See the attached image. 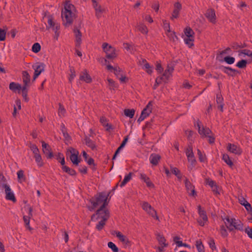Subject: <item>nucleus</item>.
<instances>
[{"label": "nucleus", "mask_w": 252, "mask_h": 252, "mask_svg": "<svg viewBox=\"0 0 252 252\" xmlns=\"http://www.w3.org/2000/svg\"><path fill=\"white\" fill-rule=\"evenodd\" d=\"M107 86L109 90L115 91L118 87V85L112 79L107 78Z\"/></svg>", "instance_id": "31"}, {"label": "nucleus", "mask_w": 252, "mask_h": 252, "mask_svg": "<svg viewBox=\"0 0 252 252\" xmlns=\"http://www.w3.org/2000/svg\"><path fill=\"white\" fill-rule=\"evenodd\" d=\"M184 41L186 44H187L189 47H191L193 46V41L194 37L191 38L190 36H182Z\"/></svg>", "instance_id": "35"}, {"label": "nucleus", "mask_w": 252, "mask_h": 252, "mask_svg": "<svg viewBox=\"0 0 252 252\" xmlns=\"http://www.w3.org/2000/svg\"><path fill=\"white\" fill-rule=\"evenodd\" d=\"M222 69L225 73L231 76L235 75L239 73L238 71L228 67H223Z\"/></svg>", "instance_id": "38"}, {"label": "nucleus", "mask_w": 252, "mask_h": 252, "mask_svg": "<svg viewBox=\"0 0 252 252\" xmlns=\"http://www.w3.org/2000/svg\"><path fill=\"white\" fill-rule=\"evenodd\" d=\"M142 209L150 216L154 219L159 220L158 217L157 215V211L154 208L147 202L143 201L141 203Z\"/></svg>", "instance_id": "10"}, {"label": "nucleus", "mask_w": 252, "mask_h": 252, "mask_svg": "<svg viewBox=\"0 0 252 252\" xmlns=\"http://www.w3.org/2000/svg\"><path fill=\"white\" fill-rule=\"evenodd\" d=\"M109 194H105L103 193H99L95 198L91 200V203L93 205V209L98 207L100 208H105L108 203V196Z\"/></svg>", "instance_id": "3"}, {"label": "nucleus", "mask_w": 252, "mask_h": 252, "mask_svg": "<svg viewBox=\"0 0 252 252\" xmlns=\"http://www.w3.org/2000/svg\"><path fill=\"white\" fill-rule=\"evenodd\" d=\"M208 244L209 245L210 248L211 249L212 251H214L217 249L215 241L214 239H210L208 242Z\"/></svg>", "instance_id": "62"}, {"label": "nucleus", "mask_w": 252, "mask_h": 252, "mask_svg": "<svg viewBox=\"0 0 252 252\" xmlns=\"http://www.w3.org/2000/svg\"><path fill=\"white\" fill-rule=\"evenodd\" d=\"M124 48L129 53H133L135 51V47L133 45L127 43H125L123 44Z\"/></svg>", "instance_id": "42"}, {"label": "nucleus", "mask_w": 252, "mask_h": 252, "mask_svg": "<svg viewBox=\"0 0 252 252\" xmlns=\"http://www.w3.org/2000/svg\"><path fill=\"white\" fill-rule=\"evenodd\" d=\"M134 113L135 111L134 109H125L124 110L125 115L130 118H133L134 115Z\"/></svg>", "instance_id": "50"}, {"label": "nucleus", "mask_w": 252, "mask_h": 252, "mask_svg": "<svg viewBox=\"0 0 252 252\" xmlns=\"http://www.w3.org/2000/svg\"><path fill=\"white\" fill-rule=\"evenodd\" d=\"M232 52L231 49L228 47L220 52V54L217 56V58H220L225 56H229L230 55H232Z\"/></svg>", "instance_id": "39"}, {"label": "nucleus", "mask_w": 252, "mask_h": 252, "mask_svg": "<svg viewBox=\"0 0 252 252\" xmlns=\"http://www.w3.org/2000/svg\"><path fill=\"white\" fill-rule=\"evenodd\" d=\"M182 6L179 2H176L173 5V11L171 13L170 19L174 20L175 19H177L179 17L180 12L182 10Z\"/></svg>", "instance_id": "12"}, {"label": "nucleus", "mask_w": 252, "mask_h": 252, "mask_svg": "<svg viewBox=\"0 0 252 252\" xmlns=\"http://www.w3.org/2000/svg\"><path fill=\"white\" fill-rule=\"evenodd\" d=\"M161 158L160 156L157 154H152L150 155L149 160L150 163L154 166L158 164L159 161Z\"/></svg>", "instance_id": "29"}, {"label": "nucleus", "mask_w": 252, "mask_h": 252, "mask_svg": "<svg viewBox=\"0 0 252 252\" xmlns=\"http://www.w3.org/2000/svg\"><path fill=\"white\" fill-rule=\"evenodd\" d=\"M62 169L64 172L67 173L70 175L74 176L76 175V173L74 170L68 167L65 165L62 166Z\"/></svg>", "instance_id": "43"}, {"label": "nucleus", "mask_w": 252, "mask_h": 252, "mask_svg": "<svg viewBox=\"0 0 252 252\" xmlns=\"http://www.w3.org/2000/svg\"><path fill=\"white\" fill-rule=\"evenodd\" d=\"M22 80L24 83V86L22 87V96L24 100L27 102L29 101L28 92V88L30 86L31 77L26 71L22 72Z\"/></svg>", "instance_id": "4"}, {"label": "nucleus", "mask_w": 252, "mask_h": 252, "mask_svg": "<svg viewBox=\"0 0 252 252\" xmlns=\"http://www.w3.org/2000/svg\"><path fill=\"white\" fill-rule=\"evenodd\" d=\"M174 67L172 64H157L156 70L159 73L163 72L161 76L158 77L156 80L154 89H156L160 84L166 83L171 76Z\"/></svg>", "instance_id": "1"}, {"label": "nucleus", "mask_w": 252, "mask_h": 252, "mask_svg": "<svg viewBox=\"0 0 252 252\" xmlns=\"http://www.w3.org/2000/svg\"><path fill=\"white\" fill-rule=\"evenodd\" d=\"M107 220H101H101L98 222V223L96 225V228L98 230H101L104 225H105V221H106Z\"/></svg>", "instance_id": "63"}, {"label": "nucleus", "mask_w": 252, "mask_h": 252, "mask_svg": "<svg viewBox=\"0 0 252 252\" xmlns=\"http://www.w3.org/2000/svg\"><path fill=\"white\" fill-rule=\"evenodd\" d=\"M222 159L230 167L233 165V163L227 154H223Z\"/></svg>", "instance_id": "44"}, {"label": "nucleus", "mask_w": 252, "mask_h": 252, "mask_svg": "<svg viewBox=\"0 0 252 252\" xmlns=\"http://www.w3.org/2000/svg\"><path fill=\"white\" fill-rule=\"evenodd\" d=\"M43 152L46 155L47 158H51L53 157L50 147L45 142H42Z\"/></svg>", "instance_id": "26"}, {"label": "nucleus", "mask_w": 252, "mask_h": 252, "mask_svg": "<svg viewBox=\"0 0 252 252\" xmlns=\"http://www.w3.org/2000/svg\"><path fill=\"white\" fill-rule=\"evenodd\" d=\"M85 144L88 147H90L92 150H94L95 148V144L89 138H86L85 139Z\"/></svg>", "instance_id": "51"}, {"label": "nucleus", "mask_w": 252, "mask_h": 252, "mask_svg": "<svg viewBox=\"0 0 252 252\" xmlns=\"http://www.w3.org/2000/svg\"><path fill=\"white\" fill-rule=\"evenodd\" d=\"M29 147H30L31 150L32 151L34 155L39 153V150L35 145L32 144H30Z\"/></svg>", "instance_id": "57"}, {"label": "nucleus", "mask_w": 252, "mask_h": 252, "mask_svg": "<svg viewBox=\"0 0 252 252\" xmlns=\"http://www.w3.org/2000/svg\"><path fill=\"white\" fill-rule=\"evenodd\" d=\"M205 16L209 21L212 23L216 22V15L214 9H208L205 13Z\"/></svg>", "instance_id": "23"}, {"label": "nucleus", "mask_w": 252, "mask_h": 252, "mask_svg": "<svg viewBox=\"0 0 252 252\" xmlns=\"http://www.w3.org/2000/svg\"><path fill=\"white\" fill-rule=\"evenodd\" d=\"M47 24L48 25L47 26V28H52L53 31L55 32V36L57 39L59 35V33L57 31L59 29L60 26L57 24H55L53 20L52 17L51 16L48 17Z\"/></svg>", "instance_id": "16"}, {"label": "nucleus", "mask_w": 252, "mask_h": 252, "mask_svg": "<svg viewBox=\"0 0 252 252\" xmlns=\"http://www.w3.org/2000/svg\"><path fill=\"white\" fill-rule=\"evenodd\" d=\"M152 103L151 102H149L146 108L143 109L142 111L140 117L138 119V122L143 121L146 118L149 116L152 110Z\"/></svg>", "instance_id": "14"}, {"label": "nucleus", "mask_w": 252, "mask_h": 252, "mask_svg": "<svg viewBox=\"0 0 252 252\" xmlns=\"http://www.w3.org/2000/svg\"><path fill=\"white\" fill-rule=\"evenodd\" d=\"M66 155L69 157L73 164L77 165L80 162V159L78 157L79 152L76 149L69 147L67 150Z\"/></svg>", "instance_id": "8"}, {"label": "nucleus", "mask_w": 252, "mask_h": 252, "mask_svg": "<svg viewBox=\"0 0 252 252\" xmlns=\"http://www.w3.org/2000/svg\"><path fill=\"white\" fill-rule=\"evenodd\" d=\"M32 217H30L29 216L24 215L23 216V220L24 222L26 228L29 231H32V228L30 226V220Z\"/></svg>", "instance_id": "32"}, {"label": "nucleus", "mask_w": 252, "mask_h": 252, "mask_svg": "<svg viewBox=\"0 0 252 252\" xmlns=\"http://www.w3.org/2000/svg\"><path fill=\"white\" fill-rule=\"evenodd\" d=\"M185 184L189 195L193 197L195 196L196 194L195 191L194 187L187 178L185 180Z\"/></svg>", "instance_id": "20"}, {"label": "nucleus", "mask_w": 252, "mask_h": 252, "mask_svg": "<svg viewBox=\"0 0 252 252\" xmlns=\"http://www.w3.org/2000/svg\"><path fill=\"white\" fill-rule=\"evenodd\" d=\"M3 189L5 193V199L7 200L11 201L13 203H15L16 202V198L10 186L9 185L5 186Z\"/></svg>", "instance_id": "15"}, {"label": "nucleus", "mask_w": 252, "mask_h": 252, "mask_svg": "<svg viewBox=\"0 0 252 252\" xmlns=\"http://www.w3.org/2000/svg\"><path fill=\"white\" fill-rule=\"evenodd\" d=\"M109 217V212L106 208H101L98 209L95 214L92 217V220H96L101 219L107 220Z\"/></svg>", "instance_id": "9"}, {"label": "nucleus", "mask_w": 252, "mask_h": 252, "mask_svg": "<svg viewBox=\"0 0 252 252\" xmlns=\"http://www.w3.org/2000/svg\"><path fill=\"white\" fill-rule=\"evenodd\" d=\"M80 79L87 83H90L92 82V79L86 70H84L81 72Z\"/></svg>", "instance_id": "28"}, {"label": "nucleus", "mask_w": 252, "mask_h": 252, "mask_svg": "<svg viewBox=\"0 0 252 252\" xmlns=\"http://www.w3.org/2000/svg\"><path fill=\"white\" fill-rule=\"evenodd\" d=\"M7 185H8L6 183V180L4 177L0 174V187L3 189L5 186Z\"/></svg>", "instance_id": "58"}, {"label": "nucleus", "mask_w": 252, "mask_h": 252, "mask_svg": "<svg viewBox=\"0 0 252 252\" xmlns=\"http://www.w3.org/2000/svg\"><path fill=\"white\" fill-rule=\"evenodd\" d=\"M136 28L138 31H140L143 34H147L148 32L147 27L142 23H139Z\"/></svg>", "instance_id": "37"}, {"label": "nucleus", "mask_w": 252, "mask_h": 252, "mask_svg": "<svg viewBox=\"0 0 252 252\" xmlns=\"http://www.w3.org/2000/svg\"><path fill=\"white\" fill-rule=\"evenodd\" d=\"M22 87L21 84L15 83L11 82L9 84V89L14 93H20L21 91L22 93Z\"/></svg>", "instance_id": "27"}, {"label": "nucleus", "mask_w": 252, "mask_h": 252, "mask_svg": "<svg viewBox=\"0 0 252 252\" xmlns=\"http://www.w3.org/2000/svg\"><path fill=\"white\" fill-rule=\"evenodd\" d=\"M98 0H92L93 7L95 11V14L97 17L99 18L101 16L102 13L104 11V9L102 8L100 5H99L97 1Z\"/></svg>", "instance_id": "25"}, {"label": "nucleus", "mask_w": 252, "mask_h": 252, "mask_svg": "<svg viewBox=\"0 0 252 252\" xmlns=\"http://www.w3.org/2000/svg\"><path fill=\"white\" fill-rule=\"evenodd\" d=\"M157 239L160 245V246L158 247V252H164V248L168 246V244L166 243V239L160 234H158L157 236Z\"/></svg>", "instance_id": "17"}, {"label": "nucleus", "mask_w": 252, "mask_h": 252, "mask_svg": "<svg viewBox=\"0 0 252 252\" xmlns=\"http://www.w3.org/2000/svg\"><path fill=\"white\" fill-rule=\"evenodd\" d=\"M198 129V132L202 137L209 138V142L210 143L214 142L215 138L212 136L211 130L208 128H205L199 122L196 124Z\"/></svg>", "instance_id": "7"}, {"label": "nucleus", "mask_w": 252, "mask_h": 252, "mask_svg": "<svg viewBox=\"0 0 252 252\" xmlns=\"http://www.w3.org/2000/svg\"><path fill=\"white\" fill-rule=\"evenodd\" d=\"M75 71L73 68H70V73H69V81L70 82H71V81L73 80L74 77H75Z\"/></svg>", "instance_id": "61"}, {"label": "nucleus", "mask_w": 252, "mask_h": 252, "mask_svg": "<svg viewBox=\"0 0 252 252\" xmlns=\"http://www.w3.org/2000/svg\"><path fill=\"white\" fill-rule=\"evenodd\" d=\"M100 122L104 126L106 127L107 130L111 128V126L107 123V119L105 117L103 116L101 117L100 118Z\"/></svg>", "instance_id": "49"}, {"label": "nucleus", "mask_w": 252, "mask_h": 252, "mask_svg": "<svg viewBox=\"0 0 252 252\" xmlns=\"http://www.w3.org/2000/svg\"><path fill=\"white\" fill-rule=\"evenodd\" d=\"M206 183L208 184L212 189L213 188H217V185L215 182L212 180L210 179H206Z\"/></svg>", "instance_id": "64"}, {"label": "nucleus", "mask_w": 252, "mask_h": 252, "mask_svg": "<svg viewBox=\"0 0 252 252\" xmlns=\"http://www.w3.org/2000/svg\"><path fill=\"white\" fill-rule=\"evenodd\" d=\"M115 233L116 237L125 247H127L130 245V241L126 236L123 235L120 231H116Z\"/></svg>", "instance_id": "22"}, {"label": "nucleus", "mask_w": 252, "mask_h": 252, "mask_svg": "<svg viewBox=\"0 0 252 252\" xmlns=\"http://www.w3.org/2000/svg\"><path fill=\"white\" fill-rule=\"evenodd\" d=\"M185 153L188 161L190 163L192 166H194L196 161L194 157V153L193 152L192 148L191 146H189L185 149Z\"/></svg>", "instance_id": "13"}, {"label": "nucleus", "mask_w": 252, "mask_h": 252, "mask_svg": "<svg viewBox=\"0 0 252 252\" xmlns=\"http://www.w3.org/2000/svg\"><path fill=\"white\" fill-rule=\"evenodd\" d=\"M102 48L105 52L107 59H114L117 57L118 50L108 43H103L102 45Z\"/></svg>", "instance_id": "5"}, {"label": "nucleus", "mask_w": 252, "mask_h": 252, "mask_svg": "<svg viewBox=\"0 0 252 252\" xmlns=\"http://www.w3.org/2000/svg\"><path fill=\"white\" fill-rule=\"evenodd\" d=\"M171 172L175 175L177 178L181 180L182 178V174L180 173V170L176 167H171Z\"/></svg>", "instance_id": "46"}, {"label": "nucleus", "mask_w": 252, "mask_h": 252, "mask_svg": "<svg viewBox=\"0 0 252 252\" xmlns=\"http://www.w3.org/2000/svg\"><path fill=\"white\" fill-rule=\"evenodd\" d=\"M143 64V66H142L143 69H145L148 73L150 74L152 72L153 69V67L152 66V65H151V64Z\"/></svg>", "instance_id": "52"}, {"label": "nucleus", "mask_w": 252, "mask_h": 252, "mask_svg": "<svg viewBox=\"0 0 252 252\" xmlns=\"http://www.w3.org/2000/svg\"><path fill=\"white\" fill-rule=\"evenodd\" d=\"M198 212L199 217L197 220V221L200 225L204 226L208 222V217L206 215V212L202 209L200 206H198Z\"/></svg>", "instance_id": "11"}, {"label": "nucleus", "mask_w": 252, "mask_h": 252, "mask_svg": "<svg viewBox=\"0 0 252 252\" xmlns=\"http://www.w3.org/2000/svg\"><path fill=\"white\" fill-rule=\"evenodd\" d=\"M219 61L225 62L226 63H234L235 60L234 57L225 56L221 58H217Z\"/></svg>", "instance_id": "34"}, {"label": "nucleus", "mask_w": 252, "mask_h": 252, "mask_svg": "<svg viewBox=\"0 0 252 252\" xmlns=\"http://www.w3.org/2000/svg\"><path fill=\"white\" fill-rule=\"evenodd\" d=\"M195 246L198 252H205L204 247L200 240L196 241Z\"/></svg>", "instance_id": "41"}, {"label": "nucleus", "mask_w": 252, "mask_h": 252, "mask_svg": "<svg viewBox=\"0 0 252 252\" xmlns=\"http://www.w3.org/2000/svg\"><path fill=\"white\" fill-rule=\"evenodd\" d=\"M25 210L27 211L28 216H30V217H32V208L29 205H27L24 207Z\"/></svg>", "instance_id": "59"}, {"label": "nucleus", "mask_w": 252, "mask_h": 252, "mask_svg": "<svg viewBox=\"0 0 252 252\" xmlns=\"http://www.w3.org/2000/svg\"><path fill=\"white\" fill-rule=\"evenodd\" d=\"M106 68L110 72L113 73L118 78L122 76V74L123 73V71L117 66L114 67L110 64H108Z\"/></svg>", "instance_id": "24"}, {"label": "nucleus", "mask_w": 252, "mask_h": 252, "mask_svg": "<svg viewBox=\"0 0 252 252\" xmlns=\"http://www.w3.org/2000/svg\"><path fill=\"white\" fill-rule=\"evenodd\" d=\"M32 68L34 70L33 80H35L41 73L44 71V66L43 64H34L33 65Z\"/></svg>", "instance_id": "21"}, {"label": "nucleus", "mask_w": 252, "mask_h": 252, "mask_svg": "<svg viewBox=\"0 0 252 252\" xmlns=\"http://www.w3.org/2000/svg\"><path fill=\"white\" fill-rule=\"evenodd\" d=\"M239 56L240 57H245L247 56L248 58L252 59V52L249 50H242L239 52Z\"/></svg>", "instance_id": "33"}, {"label": "nucleus", "mask_w": 252, "mask_h": 252, "mask_svg": "<svg viewBox=\"0 0 252 252\" xmlns=\"http://www.w3.org/2000/svg\"><path fill=\"white\" fill-rule=\"evenodd\" d=\"M184 35L183 36H190L191 38L194 37V32L189 27H186L184 30Z\"/></svg>", "instance_id": "40"}, {"label": "nucleus", "mask_w": 252, "mask_h": 252, "mask_svg": "<svg viewBox=\"0 0 252 252\" xmlns=\"http://www.w3.org/2000/svg\"><path fill=\"white\" fill-rule=\"evenodd\" d=\"M108 247L111 249L113 252H118L119 251L118 247L112 242H108Z\"/></svg>", "instance_id": "56"}, {"label": "nucleus", "mask_w": 252, "mask_h": 252, "mask_svg": "<svg viewBox=\"0 0 252 252\" xmlns=\"http://www.w3.org/2000/svg\"><path fill=\"white\" fill-rule=\"evenodd\" d=\"M132 173H129L128 174L125 176L123 181L120 184V187H124L127 183H128L132 178Z\"/></svg>", "instance_id": "45"}, {"label": "nucleus", "mask_w": 252, "mask_h": 252, "mask_svg": "<svg viewBox=\"0 0 252 252\" xmlns=\"http://www.w3.org/2000/svg\"><path fill=\"white\" fill-rule=\"evenodd\" d=\"M226 149L229 152L235 155H240L242 153V149L239 146L234 144L228 143Z\"/></svg>", "instance_id": "18"}, {"label": "nucleus", "mask_w": 252, "mask_h": 252, "mask_svg": "<svg viewBox=\"0 0 252 252\" xmlns=\"http://www.w3.org/2000/svg\"><path fill=\"white\" fill-rule=\"evenodd\" d=\"M224 222L227 228L230 230H232L234 229L239 230H243V224L239 220L227 217L224 220Z\"/></svg>", "instance_id": "6"}, {"label": "nucleus", "mask_w": 252, "mask_h": 252, "mask_svg": "<svg viewBox=\"0 0 252 252\" xmlns=\"http://www.w3.org/2000/svg\"><path fill=\"white\" fill-rule=\"evenodd\" d=\"M66 111L64 109L63 106L60 103L59 104V107L58 110V114L61 117H64Z\"/></svg>", "instance_id": "54"}, {"label": "nucleus", "mask_w": 252, "mask_h": 252, "mask_svg": "<svg viewBox=\"0 0 252 252\" xmlns=\"http://www.w3.org/2000/svg\"><path fill=\"white\" fill-rule=\"evenodd\" d=\"M139 178L141 180L144 182L147 187L150 188H154L155 187L154 184L151 181L150 178L145 173L142 172L139 173Z\"/></svg>", "instance_id": "19"}, {"label": "nucleus", "mask_w": 252, "mask_h": 252, "mask_svg": "<svg viewBox=\"0 0 252 252\" xmlns=\"http://www.w3.org/2000/svg\"><path fill=\"white\" fill-rule=\"evenodd\" d=\"M76 9L70 1H66L62 11V18L64 24L67 26L70 25L75 18Z\"/></svg>", "instance_id": "2"}, {"label": "nucleus", "mask_w": 252, "mask_h": 252, "mask_svg": "<svg viewBox=\"0 0 252 252\" xmlns=\"http://www.w3.org/2000/svg\"><path fill=\"white\" fill-rule=\"evenodd\" d=\"M17 177L19 182L22 183L25 181V177L24 174V171L22 170H19L17 172Z\"/></svg>", "instance_id": "48"}, {"label": "nucleus", "mask_w": 252, "mask_h": 252, "mask_svg": "<svg viewBox=\"0 0 252 252\" xmlns=\"http://www.w3.org/2000/svg\"><path fill=\"white\" fill-rule=\"evenodd\" d=\"M57 160L61 163L62 166L65 165V160L63 155L62 153H59L57 156Z\"/></svg>", "instance_id": "55"}, {"label": "nucleus", "mask_w": 252, "mask_h": 252, "mask_svg": "<svg viewBox=\"0 0 252 252\" xmlns=\"http://www.w3.org/2000/svg\"><path fill=\"white\" fill-rule=\"evenodd\" d=\"M165 34L168 37V39L172 42H176L178 40V37L176 36L175 32L170 30L166 31Z\"/></svg>", "instance_id": "30"}, {"label": "nucleus", "mask_w": 252, "mask_h": 252, "mask_svg": "<svg viewBox=\"0 0 252 252\" xmlns=\"http://www.w3.org/2000/svg\"><path fill=\"white\" fill-rule=\"evenodd\" d=\"M35 161L39 166H42L43 165V162L42 161L41 157L39 154L34 155Z\"/></svg>", "instance_id": "47"}, {"label": "nucleus", "mask_w": 252, "mask_h": 252, "mask_svg": "<svg viewBox=\"0 0 252 252\" xmlns=\"http://www.w3.org/2000/svg\"><path fill=\"white\" fill-rule=\"evenodd\" d=\"M74 32L75 35V41L76 46H80L81 43V33L80 32L79 30L77 29L75 30Z\"/></svg>", "instance_id": "36"}, {"label": "nucleus", "mask_w": 252, "mask_h": 252, "mask_svg": "<svg viewBox=\"0 0 252 252\" xmlns=\"http://www.w3.org/2000/svg\"><path fill=\"white\" fill-rule=\"evenodd\" d=\"M197 155L199 157V159L201 162H205L206 160V157L205 154L202 153L199 149H197Z\"/></svg>", "instance_id": "53"}, {"label": "nucleus", "mask_w": 252, "mask_h": 252, "mask_svg": "<svg viewBox=\"0 0 252 252\" xmlns=\"http://www.w3.org/2000/svg\"><path fill=\"white\" fill-rule=\"evenodd\" d=\"M41 49L40 44L38 43H34L32 47V50L34 53L38 52Z\"/></svg>", "instance_id": "60"}]
</instances>
